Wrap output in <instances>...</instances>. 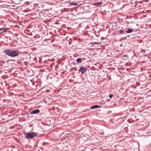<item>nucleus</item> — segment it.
Listing matches in <instances>:
<instances>
[{
  "mask_svg": "<svg viewBox=\"0 0 151 151\" xmlns=\"http://www.w3.org/2000/svg\"><path fill=\"white\" fill-rule=\"evenodd\" d=\"M3 52L6 55L11 57H15L19 55V51L17 49H8L4 50Z\"/></svg>",
  "mask_w": 151,
  "mask_h": 151,
  "instance_id": "f257e3e1",
  "label": "nucleus"
},
{
  "mask_svg": "<svg viewBox=\"0 0 151 151\" xmlns=\"http://www.w3.org/2000/svg\"><path fill=\"white\" fill-rule=\"evenodd\" d=\"M37 135V133L30 131L26 134L25 137L27 139H33L34 137H36Z\"/></svg>",
  "mask_w": 151,
  "mask_h": 151,
  "instance_id": "f03ea898",
  "label": "nucleus"
},
{
  "mask_svg": "<svg viewBox=\"0 0 151 151\" xmlns=\"http://www.w3.org/2000/svg\"><path fill=\"white\" fill-rule=\"evenodd\" d=\"M87 69L85 68L83 66H81L78 70V71L81 72V74H83L85 73Z\"/></svg>",
  "mask_w": 151,
  "mask_h": 151,
  "instance_id": "7ed1b4c3",
  "label": "nucleus"
},
{
  "mask_svg": "<svg viewBox=\"0 0 151 151\" xmlns=\"http://www.w3.org/2000/svg\"><path fill=\"white\" fill-rule=\"evenodd\" d=\"M40 112V110L38 109L34 110L31 111L30 114H35L39 113Z\"/></svg>",
  "mask_w": 151,
  "mask_h": 151,
  "instance_id": "20e7f679",
  "label": "nucleus"
},
{
  "mask_svg": "<svg viewBox=\"0 0 151 151\" xmlns=\"http://www.w3.org/2000/svg\"><path fill=\"white\" fill-rule=\"evenodd\" d=\"M102 2H95L93 3V4L96 6H99L102 4Z\"/></svg>",
  "mask_w": 151,
  "mask_h": 151,
  "instance_id": "39448f33",
  "label": "nucleus"
},
{
  "mask_svg": "<svg viewBox=\"0 0 151 151\" xmlns=\"http://www.w3.org/2000/svg\"><path fill=\"white\" fill-rule=\"evenodd\" d=\"M101 107V106H98L97 105H95L93 106H91L90 107L91 109H94L97 108H99Z\"/></svg>",
  "mask_w": 151,
  "mask_h": 151,
  "instance_id": "423d86ee",
  "label": "nucleus"
},
{
  "mask_svg": "<svg viewBox=\"0 0 151 151\" xmlns=\"http://www.w3.org/2000/svg\"><path fill=\"white\" fill-rule=\"evenodd\" d=\"M133 31V30L130 28L128 29L127 30H125V32L128 33H131Z\"/></svg>",
  "mask_w": 151,
  "mask_h": 151,
  "instance_id": "0eeeda50",
  "label": "nucleus"
},
{
  "mask_svg": "<svg viewBox=\"0 0 151 151\" xmlns=\"http://www.w3.org/2000/svg\"><path fill=\"white\" fill-rule=\"evenodd\" d=\"M76 61L77 63H81L82 62L81 59L80 58H78L76 60Z\"/></svg>",
  "mask_w": 151,
  "mask_h": 151,
  "instance_id": "6e6552de",
  "label": "nucleus"
},
{
  "mask_svg": "<svg viewBox=\"0 0 151 151\" xmlns=\"http://www.w3.org/2000/svg\"><path fill=\"white\" fill-rule=\"evenodd\" d=\"M101 44V42H92L91 44L92 45H100Z\"/></svg>",
  "mask_w": 151,
  "mask_h": 151,
  "instance_id": "1a4fd4ad",
  "label": "nucleus"
},
{
  "mask_svg": "<svg viewBox=\"0 0 151 151\" xmlns=\"http://www.w3.org/2000/svg\"><path fill=\"white\" fill-rule=\"evenodd\" d=\"M119 32H120V33L121 34H123L125 33V30H119Z\"/></svg>",
  "mask_w": 151,
  "mask_h": 151,
  "instance_id": "9d476101",
  "label": "nucleus"
},
{
  "mask_svg": "<svg viewBox=\"0 0 151 151\" xmlns=\"http://www.w3.org/2000/svg\"><path fill=\"white\" fill-rule=\"evenodd\" d=\"M49 144V143L48 142H43V146H45L47 144Z\"/></svg>",
  "mask_w": 151,
  "mask_h": 151,
  "instance_id": "9b49d317",
  "label": "nucleus"
},
{
  "mask_svg": "<svg viewBox=\"0 0 151 151\" xmlns=\"http://www.w3.org/2000/svg\"><path fill=\"white\" fill-rule=\"evenodd\" d=\"M113 96V94H110L109 95V97L110 98H111Z\"/></svg>",
  "mask_w": 151,
  "mask_h": 151,
  "instance_id": "f8f14e48",
  "label": "nucleus"
},
{
  "mask_svg": "<svg viewBox=\"0 0 151 151\" xmlns=\"http://www.w3.org/2000/svg\"><path fill=\"white\" fill-rule=\"evenodd\" d=\"M2 30H3V31H4V29L3 28H0V31H2Z\"/></svg>",
  "mask_w": 151,
  "mask_h": 151,
  "instance_id": "ddd939ff",
  "label": "nucleus"
},
{
  "mask_svg": "<svg viewBox=\"0 0 151 151\" xmlns=\"http://www.w3.org/2000/svg\"><path fill=\"white\" fill-rule=\"evenodd\" d=\"M77 4H78L74 3L73 4H72V5H76Z\"/></svg>",
  "mask_w": 151,
  "mask_h": 151,
  "instance_id": "4468645a",
  "label": "nucleus"
},
{
  "mask_svg": "<svg viewBox=\"0 0 151 151\" xmlns=\"http://www.w3.org/2000/svg\"><path fill=\"white\" fill-rule=\"evenodd\" d=\"M123 57H126L127 56V55H123Z\"/></svg>",
  "mask_w": 151,
  "mask_h": 151,
  "instance_id": "2eb2a0df",
  "label": "nucleus"
}]
</instances>
